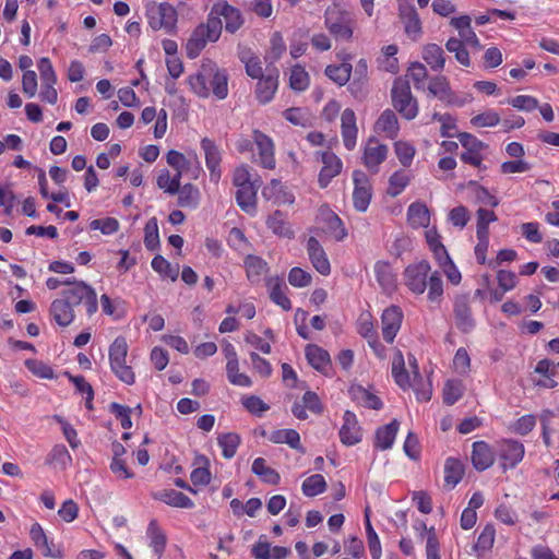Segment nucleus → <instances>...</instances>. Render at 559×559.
<instances>
[{
  "mask_svg": "<svg viewBox=\"0 0 559 559\" xmlns=\"http://www.w3.org/2000/svg\"><path fill=\"white\" fill-rule=\"evenodd\" d=\"M191 88L201 97L210 95V87L218 99H224L228 94L227 75L216 69L214 63L203 64L201 70L189 78Z\"/></svg>",
  "mask_w": 559,
  "mask_h": 559,
  "instance_id": "nucleus-1",
  "label": "nucleus"
},
{
  "mask_svg": "<svg viewBox=\"0 0 559 559\" xmlns=\"http://www.w3.org/2000/svg\"><path fill=\"white\" fill-rule=\"evenodd\" d=\"M222 28L223 24L221 19L209 15L206 23L197 26L187 41L186 50L188 58H197L206 46L207 41H216L222 34Z\"/></svg>",
  "mask_w": 559,
  "mask_h": 559,
  "instance_id": "nucleus-2",
  "label": "nucleus"
},
{
  "mask_svg": "<svg viewBox=\"0 0 559 559\" xmlns=\"http://www.w3.org/2000/svg\"><path fill=\"white\" fill-rule=\"evenodd\" d=\"M63 284L68 286V288L62 290L61 296H63L73 308L82 306L85 308L88 317L97 311L98 302L94 288L85 282L75 280H66Z\"/></svg>",
  "mask_w": 559,
  "mask_h": 559,
  "instance_id": "nucleus-3",
  "label": "nucleus"
},
{
  "mask_svg": "<svg viewBox=\"0 0 559 559\" xmlns=\"http://www.w3.org/2000/svg\"><path fill=\"white\" fill-rule=\"evenodd\" d=\"M393 107L407 120L417 116L418 105L412 95L409 82L406 79L397 78L391 90Z\"/></svg>",
  "mask_w": 559,
  "mask_h": 559,
  "instance_id": "nucleus-4",
  "label": "nucleus"
},
{
  "mask_svg": "<svg viewBox=\"0 0 559 559\" xmlns=\"http://www.w3.org/2000/svg\"><path fill=\"white\" fill-rule=\"evenodd\" d=\"M128 344L124 337H117L109 348V360L112 372L126 384H133L135 381L131 366L126 364Z\"/></svg>",
  "mask_w": 559,
  "mask_h": 559,
  "instance_id": "nucleus-5",
  "label": "nucleus"
},
{
  "mask_svg": "<svg viewBox=\"0 0 559 559\" xmlns=\"http://www.w3.org/2000/svg\"><path fill=\"white\" fill-rule=\"evenodd\" d=\"M146 16L150 26L154 31L164 29L166 33H171L177 23V11L173 5L167 2L156 3L150 2L146 4Z\"/></svg>",
  "mask_w": 559,
  "mask_h": 559,
  "instance_id": "nucleus-6",
  "label": "nucleus"
},
{
  "mask_svg": "<svg viewBox=\"0 0 559 559\" xmlns=\"http://www.w3.org/2000/svg\"><path fill=\"white\" fill-rule=\"evenodd\" d=\"M325 26L336 39L348 40L353 36L352 19L336 7L325 11Z\"/></svg>",
  "mask_w": 559,
  "mask_h": 559,
  "instance_id": "nucleus-7",
  "label": "nucleus"
},
{
  "mask_svg": "<svg viewBox=\"0 0 559 559\" xmlns=\"http://www.w3.org/2000/svg\"><path fill=\"white\" fill-rule=\"evenodd\" d=\"M453 314L455 326L462 333H469L476 326V321L473 318L471 298L466 294L456 295L453 302Z\"/></svg>",
  "mask_w": 559,
  "mask_h": 559,
  "instance_id": "nucleus-8",
  "label": "nucleus"
},
{
  "mask_svg": "<svg viewBox=\"0 0 559 559\" xmlns=\"http://www.w3.org/2000/svg\"><path fill=\"white\" fill-rule=\"evenodd\" d=\"M209 15L216 16L217 19L223 16L225 20V29L230 34L236 33L245 23L241 12L237 8L228 4L225 0L215 2Z\"/></svg>",
  "mask_w": 559,
  "mask_h": 559,
  "instance_id": "nucleus-9",
  "label": "nucleus"
},
{
  "mask_svg": "<svg viewBox=\"0 0 559 559\" xmlns=\"http://www.w3.org/2000/svg\"><path fill=\"white\" fill-rule=\"evenodd\" d=\"M399 2V15L404 24V31L406 35L413 39L417 40L420 38L423 34L421 21L419 15L413 4H411L407 0H397Z\"/></svg>",
  "mask_w": 559,
  "mask_h": 559,
  "instance_id": "nucleus-10",
  "label": "nucleus"
},
{
  "mask_svg": "<svg viewBox=\"0 0 559 559\" xmlns=\"http://www.w3.org/2000/svg\"><path fill=\"white\" fill-rule=\"evenodd\" d=\"M430 264L427 261L408 265L404 272L406 286L415 294H423L427 288Z\"/></svg>",
  "mask_w": 559,
  "mask_h": 559,
  "instance_id": "nucleus-11",
  "label": "nucleus"
},
{
  "mask_svg": "<svg viewBox=\"0 0 559 559\" xmlns=\"http://www.w3.org/2000/svg\"><path fill=\"white\" fill-rule=\"evenodd\" d=\"M428 92L447 105L463 106L465 99L460 98L451 88L449 80L444 75H437L430 79Z\"/></svg>",
  "mask_w": 559,
  "mask_h": 559,
  "instance_id": "nucleus-12",
  "label": "nucleus"
},
{
  "mask_svg": "<svg viewBox=\"0 0 559 559\" xmlns=\"http://www.w3.org/2000/svg\"><path fill=\"white\" fill-rule=\"evenodd\" d=\"M353 181L355 185L353 192L354 206L359 212H366L372 195L369 178L364 171L355 170Z\"/></svg>",
  "mask_w": 559,
  "mask_h": 559,
  "instance_id": "nucleus-13",
  "label": "nucleus"
},
{
  "mask_svg": "<svg viewBox=\"0 0 559 559\" xmlns=\"http://www.w3.org/2000/svg\"><path fill=\"white\" fill-rule=\"evenodd\" d=\"M524 445L516 440H503L499 443V456L503 461L502 468H514L524 456Z\"/></svg>",
  "mask_w": 559,
  "mask_h": 559,
  "instance_id": "nucleus-14",
  "label": "nucleus"
},
{
  "mask_svg": "<svg viewBox=\"0 0 559 559\" xmlns=\"http://www.w3.org/2000/svg\"><path fill=\"white\" fill-rule=\"evenodd\" d=\"M403 312L397 306L386 308L381 317L382 335L385 342L392 343L401 329Z\"/></svg>",
  "mask_w": 559,
  "mask_h": 559,
  "instance_id": "nucleus-15",
  "label": "nucleus"
},
{
  "mask_svg": "<svg viewBox=\"0 0 559 559\" xmlns=\"http://www.w3.org/2000/svg\"><path fill=\"white\" fill-rule=\"evenodd\" d=\"M340 438L345 445H354L361 441V429L356 415L350 411L344 413Z\"/></svg>",
  "mask_w": 559,
  "mask_h": 559,
  "instance_id": "nucleus-16",
  "label": "nucleus"
},
{
  "mask_svg": "<svg viewBox=\"0 0 559 559\" xmlns=\"http://www.w3.org/2000/svg\"><path fill=\"white\" fill-rule=\"evenodd\" d=\"M307 252L313 267L322 275H328L331 272L330 261L326 253L314 237H310L307 242Z\"/></svg>",
  "mask_w": 559,
  "mask_h": 559,
  "instance_id": "nucleus-17",
  "label": "nucleus"
},
{
  "mask_svg": "<svg viewBox=\"0 0 559 559\" xmlns=\"http://www.w3.org/2000/svg\"><path fill=\"white\" fill-rule=\"evenodd\" d=\"M323 167L320 170L318 182L321 188H326L331 180L342 170L341 159L331 152L322 153Z\"/></svg>",
  "mask_w": 559,
  "mask_h": 559,
  "instance_id": "nucleus-18",
  "label": "nucleus"
},
{
  "mask_svg": "<svg viewBox=\"0 0 559 559\" xmlns=\"http://www.w3.org/2000/svg\"><path fill=\"white\" fill-rule=\"evenodd\" d=\"M342 138L344 145L347 150H353L356 146V139L358 129L356 126V116L353 109L346 108L341 117Z\"/></svg>",
  "mask_w": 559,
  "mask_h": 559,
  "instance_id": "nucleus-19",
  "label": "nucleus"
},
{
  "mask_svg": "<svg viewBox=\"0 0 559 559\" xmlns=\"http://www.w3.org/2000/svg\"><path fill=\"white\" fill-rule=\"evenodd\" d=\"M253 139L259 150L261 165L264 168L273 169L275 167V158L272 140L258 130L253 132Z\"/></svg>",
  "mask_w": 559,
  "mask_h": 559,
  "instance_id": "nucleus-20",
  "label": "nucleus"
},
{
  "mask_svg": "<svg viewBox=\"0 0 559 559\" xmlns=\"http://www.w3.org/2000/svg\"><path fill=\"white\" fill-rule=\"evenodd\" d=\"M50 316L60 326L70 325L74 318V308L63 298L55 299L50 305Z\"/></svg>",
  "mask_w": 559,
  "mask_h": 559,
  "instance_id": "nucleus-21",
  "label": "nucleus"
},
{
  "mask_svg": "<svg viewBox=\"0 0 559 559\" xmlns=\"http://www.w3.org/2000/svg\"><path fill=\"white\" fill-rule=\"evenodd\" d=\"M201 146L205 154V163H206L207 168L210 169L211 178H212V180L217 181L221 177V169H219L221 153H219V150L215 145V143L207 138L202 139Z\"/></svg>",
  "mask_w": 559,
  "mask_h": 559,
  "instance_id": "nucleus-22",
  "label": "nucleus"
},
{
  "mask_svg": "<svg viewBox=\"0 0 559 559\" xmlns=\"http://www.w3.org/2000/svg\"><path fill=\"white\" fill-rule=\"evenodd\" d=\"M388 146L384 144H379L376 139H370L368 145L365 148L364 153V162L365 165L373 169L374 173L378 171V166L386 158Z\"/></svg>",
  "mask_w": 559,
  "mask_h": 559,
  "instance_id": "nucleus-23",
  "label": "nucleus"
},
{
  "mask_svg": "<svg viewBox=\"0 0 559 559\" xmlns=\"http://www.w3.org/2000/svg\"><path fill=\"white\" fill-rule=\"evenodd\" d=\"M493 462V452L486 442L476 441L473 443L472 463L477 471L481 472L489 468Z\"/></svg>",
  "mask_w": 559,
  "mask_h": 559,
  "instance_id": "nucleus-24",
  "label": "nucleus"
},
{
  "mask_svg": "<svg viewBox=\"0 0 559 559\" xmlns=\"http://www.w3.org/2000/svg\"><path fill=\"white\" fill-rule=\"evenodd\" d=\"M260 185H257V182H252L249 185H243L240 187H237L236 192V201L237 204L247 213H252L255 211L257 206V192Z\"/></svg>",
  "mask_w": 559,
  "mask_h": 559,
  "instance_id": "nucleus-25",
  "label": "nucleus"
},
{
  "mask_svg": "<svg viewBox=\"0 0 559 559\" xmlns=\"http://www.w3.org/2000/svg\"><path fill=\"white\" fill-rule=\"evenodd\" d=\"M421 58L432 71H443L447 59L443 49L439 45L426 44L423 47Z\"/></svg>",
  "mask_w": 559,
  "mask_h": 559,
  "instance_id": "nucleus-26",
  "label": "nucleus"
},
{
  "mask_svg": "<svg viewBox=\"0 0 559 559\" xmlns=\"http://www.w3.org/2000/svg\"><path fill=\"white\" fill-rule=\"evenodd\" d=\"M277 71H275V73L270 72L265 76L259 79L255 94L261 104H266L273 98L277 90Z\"/></svg>",
  "mask_w": 559,
  "mask_h": 559,
  "instance_id": "nucleus-27",
  "label": "nucleus"
},
{
  "mask_svg": "<svg viewBox=\"0 0 559 559\" xmlns=\"http://www.w3.org/2000/svg\"><path fill=\"white\" fill-rule=\"evenodd\" d=\"M400 423L393 419L390 424L378 428L374 438V447L381 450H388L393 445Z\"/></svg>",
  "mask_w": 559,
  "mask_h": 559,
  "instance_id": "nucleus-28",
  "label": "nucleus"
},
{
  "mask_svg": "<svg viewBox=\"0 0 559 559\" xmlns=\"http://www.w3.org/2000/svg\"><path fill=\"white\" fill-rule=\"evenodd\" d=\"M266 285L270 289V299L278 305L283 310L289 311L292 309V302L283 290L286 288L283 281L280 277H270L266 281Z\"/></svg>",
  "mask_w": 559,
  "mask_h": 559,
  "instance_id": "nucleus-29",
  "label": "nucleus"
},
{
  "mask_svg": "<svg viewBox=\"0 0 559 559\" xmlns=\"http://www.w3.org/2000/svg\"><path fill=\"white\" fill-rule=\"evenodd\" d=\"M407 221L413 228L428 227L430 223L428 207L419 202L412 203L407 210Z\"/></svg>",
  "mask_w": 559,
  "mask_h": 559,
  "instance_id": "nucleus-30",
  "label": "nucleus"
},
{
  "mask_svg": "<svg viewBox=\"0 0 559 559\" xmlns=\"http://www.w3.org/2000/svg\"><path fill=\"white\" fill-rule=\"evenodd\" d=\"M392 374L395 383L402 389L407 390L413 384L411 382L409 373L405 369V361L403 354L397 350L392 360Z\"/></svg>",
  "mask_w": 559,
  "mask_h": 559,
  "instance_id": "nucleus-31",
  "label": "nucleus"
},
{
  "mask_svg": "<svg viewBox=\"0 0 559 559\" xmlns=\"http://www.w3.org/2000/svg\"><path fill=\"white\" fill-rule=\"evenodd\" d=\"M374 273L379 285L384 292L391 293L395 289V275L388 262L378 261L374 265Z\"/></svg>",
  "mask_w": 559,
  "mask_h": 559,
  "instance_id": "nucleus-32",
  "label": "nucleus"
},
{
  "mask_svg": "<svg viewBox=\"0 0 559 559\" xmlns=\"http://www.w3.org/2000/svg\"><path fill=\"white\" fill-rule=\"evenodd\" d=\"M305 350L308 362L318 371L322 372L331 362L329 353L318 345L309 344Z\"/></svg>",
  "mask_w": 559,
  "mask_h": 559,
  "instance_id": "nucleus-33",
  "label": "nucleus"
},
{
  "mask_svg": "<svg viewBox=\"0 0 559 559\" xmlns=\"http://www.w3.org/2000/svg\"><path fill=\"white\" fill-rule=\"evenodd\" d=\"M251 471L263 483L277 485L281 480L280 474L274 468L267 466L266 461L263 457H257L253 461Z\"/></svg>",
  "mask_w": 559,
  "mask_h": 559,
  "instance_id": "nucleus-34",
  "label": "nucleus"
},
{
  "mask_svg": "<svg viewBox=\"0 0 559 559\" xmlns=\"http://www.w3.org/2000/svg\"><path fill=\"white\" fill-rule=\"evenodd\" d=\"M464 465L454 457H449L444 464V481L451 488L455 487L463 478Z\"/></svg>",
  "mask_w": 559,
  "mask_h": 559,
  "instance_id": "nucleus-35",
  "label": "nucleus"
},
{
  "mask_svg": "<svg viewBox=\"0 0 559 559\" xmlns=\"http://www.w3.org/2000/svg\"><path fill=\"white\" fill-rule=\"evenodd\" d=\"M376 129L384 132L386 136L394 139L399 132V121L394 111L386 109L378 118Z\"/></svg>",
  "mask_w": 559,
  "mask_h": 559,
  "instance_id": "nucleus-36",
  "label": "nucleus"
},
{
  "mask_svg": "<svg viewBox=\"0 0 559 559\" xmlns=\"http://www.w3.org/2000/svg\"><path fill=\"white\" fill-rule=\"evenodd\" d=\"M158 499L167 503L168 506L176 508H193V501L185 493L175 489H165L158 493Z\"/></svg>",
  "mask_w": 559,
  "mask_h": 559,
  "instance_id": "nucleus-37",
  "label": "nucleus"
},
{
  "mask_svg": "<svg viewBox=\"0 0 559 559\" xmlns=\"http://www.w3.org/2000/svg\"><path fill=\"white\" fill-rule=\"evenodd\" d=\"M247 277L251 283H258L267 271V263L257 255H248L245 260Z\"/></svg>",
  "mask_w": 559,
  "mask_h": 559,
  "instance_id": "nucleus-38",
  "label": "nucleus"
},
{
  "mask_svg": "<svg viewBox=\"0 0 559 559\" xmlns=\"http://www.w3.org/2000/svg\"><path fill=\"white\" fill-rule=\"evenodd\" d=\"M266 225L272 231L281 237L292 238L294 231L290 229L289 224L286 222L284 214L281 211H275L266 221Z\"/></svg>",
  "mask_w": 559,
  "mask_h": 559,
  "instance_id": "nucleus-39",
  "label": "nucleus"
},
{
  "mask_svg": "<svg viewBox=\"0 0 559 559\" xmlns=\"http://www.w3.org/2000/svg\"><path fill=\"white\" fill-rule=\"evenodd\" d=\"M262 195L274 202H293V197L285 191V187L277 179L271 180L270 185L263 189Z\"/></svg>",
  "mask_w": 559,
  "mask_h": 559,
  "instance_id": "nucleus-40",
  "label": "nucleus"
},
{
  "mask_svg": "<svg viewBox=\"0 0 559 559\" xmlns=\"http://www.w3.org/2000/svg\"><path fill=\"white\" fill-rule=\"evenodd\" d=\"M270 440L274 443H286L295 450H301L300 436L295 429H280L271 433Z\"/></svg>",
  "mask_w": 559,
  "mask_h": 559,
  "instance_id": "nucleus-41",
  "label": "nucleus"
},
{
  "mask_svg": "<svg viewBox=\"0 0 559 559\" xmlns=\"http://www.w3.org/2000/svg\"><path fill=\"white\" fill-rule=\"evenodd\" d=\"M445 48L449 52L454 53L455 59L457 62L463 67H471V58L469 52L466 49V46L463 44V40L451 37L445 43Z\"/></svg>",
  "mask_w": 559,
  "mask_h": 559,
  "instance_id": "nucleus-42",
  "label": "nucleus"
},
{
  "mask_svg": "<svg viewBox=\"0 0 559 559\" xmlns=\"http://www.w3.org/2000/svg\"><path fill=\"white\" fill-rule=\"evenodd\" d=\"M178 193V205L180 207H190L194 209L199 204L200 192L198 188H195L191 183H187L183 187L179 188Z\"/></svg>",
  "mask_w": 559,
  "mask_h": 559,
  "instance_id": "nucleus-43",
  "label": "nucleus"
},
{
  "mask_svg": "<svg viewBox=\"0 0 559 559\" xmlns=\"http://www.w3.org/2000/svg\"><path fill=\"white\" fill-rule=\"evenodd\" d=\"M147 535L151 538V547H153L157 558H160L166 547V536L158 527L155 520L150 522L147 527Z\"/></svg>",
  "mask_w": 559,
  "mask_h": 559,
  "instance_id": "nucleus-44",
  "label": "nucleus"
},
{
  "mask_svg": "<svg viewBox=\"0 0 559 559\" xmlns=\"http://www.w3.org/2000/svg\"><path fill=\"white\" fill-rule=\"evenodd\" d=\"M352 64L344 62L338 66H328L325 75L338 85H345L350 78Z\"/></svg>",
  "mask_w": 559,
  "mask_h": 559,
  "instance_id": "nucleus-45",
  "label": "nucleus"
},
{
  "mask_svg": "<svg viewBox=\"0 0 559 559\" xmlns=\"http://www.w3.org/2000/svg\"><path fill=\"white\" fill-rule=\"evenodd\" d=\"M352 394L355 400H357L359 403H361L367 408L379 411L383 406L381 400L377 395L370 393L369 391H367L365 388H362L360 385L353 388Z\"/></svg>",
  "mask_w": 559,
  "mask_h": 559,
  "instance_id": "nucleus-46",
  "label": "nucleus"
},
{
  "mask_svg": "<svg viewBox=\"0 0 559 559\" xmlns=\"http://www.w3.org/2000/svg\"><path fill=\"white\" fill-rule=\"evenodd\" d=\"M301 489L305 496L314 497L325 491L326 483L322 475L314 474L304 480Z\"/></svg>",
  "mask_w": 559,
  "mask_h": 559,
  "instance_id": "nucleus-47",
  "label": "nucleus"
},
{
  "mask_svg": "<svg viewBox=\"0 0 559 559\" xmlns=\"http://www.w3.org/2000/svg\"><path fill=\"white\" fill-rule=\"evenodd\" d=\"M219 447L223 449V456L231 459L235 456L240 444V437L237 433L228 432L218 437Z\"/></svg>",
  "mask_w": 559,
  "mask_h": 559,
  "instance_id": "nucleus-48",
  "label": "nucleus"
},
{
  "mask_svg": "<svg viewBox=\"0 0 559 559\" xmlns=\"http://www.w3.org/2000/svg\"><path fill=\"white\" fill-rule=\"evenodd\" d=\"M464 392V386L459 380H448L443 388V401L447 405L457 402Z\"/></svg>",
  "mask_w": 559,
  "mask_h": 559,
  "instance_id": "nucleus-49",
  "label": "nucleus"
},
{
  "mask_svg": "<svg viewBox=\"0 0 559 559\" xmlns=\"http://www.w3.org/2000/svg\"><path fill=\"white\" fill-rule=\"evenodd\" d=\"M290 87L295 91L302 92L309 85V75L301 66H295L292 68L289 76Z\"/></svg>",
  "mask_w": 559,
  "mask_h": 559,
  "instance_id": "nucleus-50",
  "label": "nucleus"
},
{
  "mask_svg": "<svg viewBox=\"0 0 559 559\" xmlns=\"http://www.w3.org/2000/svg\"><path fill=\"white\" fill-rule=\"evenodd\" d=\"M152 267L154 271L159 273L165 277H169L171 281H176L178 277L179 269L171 266V264L162 255H156L153 258Z\"/></svg>",
  "mask_w": 559,
  "mask_h": 559,
  "instance_id": "nucleus-51",
  "label": "nucleus"
},
{
  "mask_svg": "<svg viewBox=\"0 0 559 559\" xmlns=\"http://www.w3.org/2000/svg\"><path fill=\"white\" fill-rule=\"evenodd\" d=\"M144 243L147 250H155L159 245L157 219L152 217L144 227Z\"/></svg>",
  "mask_w": 559,
  "mask_h": 559,
  "instance_id": "nucleus-52",
  "label": "nucleus"
},
{
  "mask_svg": "<svg viewBox=\"0 0 559 559\" xmlns=\"http://www.w3.org/2000/svg\"><path fill=\"white\" fill-rule=\"evenodd\" d=\"M365 518H366V533H367V539H368L370 555H371L372 559H380V557H381L380 539L370 523L368 511H366Z\"/></svg>",
  "mask_w": 559,
  "mask_h": 559,
  "instance_id": "nucleus-53",
  "label": "nucleus"
},
{
  "mask_svg": "<svg viewBox=\"0 0 559 559\" xmlns=\"http://www.w3.org/2000/svg\"><path fill=\"white\" fill-rule=\"evenodd\" d=\"M407 76L412 79L416 90L424 88V82L428 78L426 66L418 61L412 62L407 69Z\"/></svg>",
  "mask_w": 559,
  "mask_h": 559,
  "instance_id": "nucleus-54",
  "label": "nucleus"
},
{
  "mask_svg": "<svg viewBox=\"0 0 559 559\" xmlns=\"http://www.w3.org/2000/svg\"><path fill=\"white\" fill-rule=\"evenodd\" d=\"M271 47L266 55V60L270 62L277 61L286 50V45L281 33L275 32L271 37Z\"/></svg>",
  "mask_w": 559,
  "mask_h": 559,
  "instance_id": "nucleus-55",
  "label": "nucleus"
},
{
  "mask_svg": "<svg viewBox=\"0 0 559 559\" xmlns=\"http://www.w3.org/2000/svg\"><path fill=\"white\" fill-rule=\"evenodd\" d=\"M477 214V230L476 235H489L488 225L491 222L497 221V215L493 211L479 207Z\"/></svg>",
  "mask_w": 559,
  "mask_h": 559,
  "instance_id": "nucleus-56",
  "label": "nucleus"
},
{
  "mask_svg": "<svg viewBox=\"0 0 559 559\" xmlns=\"http://www.w3.org/2000/svg\"><path fill=\"white\" fill-rule=\"evenodd\" d=\"M408 181H409V178L405 171H403V170L395 171L390 177V180H389V182H390V188L388 191L389 194L391 197L399 195L405 189V187L408 185Z\"/></svg>",
  "mask_w": 559,
  "mask_h": 559,
  "instance_id": "nucleus-57",
  "label": "nucleus"
},
{
  "mask_svg": "<svg viewBox=\"0 0 559 559\" xmlns=\"http://www.w3.org/2000/svg\"><path fill=\"white\" fill-rule=\"evenodd\" d=\"M500 116L495 110H486L471 119V123L475 127H495L500 122Z\"/></svg>",
  "mask_w": 559,
  "mask_h": 559,
  "instance_id": "nucleus-58",
  "label": "nucleus"
},
{
  "mask_svg": "<svg viewBox=\"0 0 559 559\" xmlns=\"http://www.w3.org/2000/svg\"><path fill=\"white\" fill-rule=\"evenodd\" d=\"M25 365L32 373L39 378L52 379L55 377L52 368L43 361L36 359H27Z\"/></svg>",
  "mask_w": 559,
  "mask_h": 559,
  "instance_id": "nucleus-59",
  "label": "nucleus"
},
{
  "mask_svg": "<svg viewBox=\"0 0 559 559\" xmlns=\"http://www.w3.org/2000/svg\"><path fill=\"white\" fill-rule=\"evenodd\" d=\"M358 332L362 337L368 340L369 345L374 349L377 354H379V348H382V345L377 338L373 324L368 320L362 321L360 322Z\"/></svg>",
  "mask_w": 559,
  "mask_h": 559,
  "instance_id": "nucleus-60",
  "label": "nucleus"
},
{
  "mask_svg": "<svg viewBox=\"0 0 559 559\" xmlns=\"http://www.w3.org/2000/svg\"><path fill=\"white\" fill-rule=\"evenodd\" d=\"M110 412L120 419L121 427L123 429H130L132 427V420L130 417L131 408L119 403L112 402L109 406Z\"/></svg>",
  "mask_w": 559,
  "mask_h": 559,
  "instance_id": "nucleus-61",
  "label": "nucleus"
},
{
  "mask_svg": "<svg viewBox=\"0 0 559 559\" xmlns=\"http://www.w3.org/2000/svg\"><path fill=\"white\" fill-rule=\"evenodd\" d=\"M242 405L248 412L257 416H261L264 412L270 409V406L255 395L245 397Z\"/></svg>",
  "mask_w": 559,
  "mask_h": 559,
  "instance_id": "nucleus-62",
  "label": "nucleus"
},
{
  "mask_svg": "<svg viewBox=\"0 0 559 559\" xmlns=\"http://www.w3.org/2000/svg\"><path fill=\"white\" fill-rule=\"evenodd\" d=\"M311 274L300 267H293L288 274V282L295 287H306L311 284Z\"/></svg>",
  "mask_w": 559,
  "mask_h": 559,
  "instance_id": "nucleus-63",
  "label": "nucleus"
},
{
  "mask_svg": "<svg viewBox=\"0 0 559 559\" xmlns=\"http://www.w3.org/2000/svg\"><path fill=\"white\" fill-rule=\"evenodd\" d=\"M457 139L462 146L466 151H471L472 153H480V151H483L486 147V145L481 141H479L475 135L467 132L459 133Z\"/></svg>",
  "mask_w": 559,
  "mask_h": 559,
  "instance_id": "nucleus-64",
  "label": "nucleus"
}]
</instances>
